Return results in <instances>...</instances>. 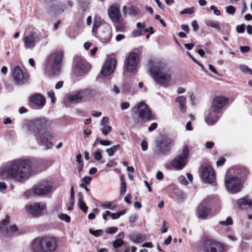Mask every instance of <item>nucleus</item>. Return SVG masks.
<instances>
[{
    "label": "nucleus",
    "mask_w": 252,
    "mask_h": 252,
    "mask_svg": "<svg viewBox=\"0 0 252 252\" xmlns=\"http://www.w3.org/2000/svg\"><path fill=\"white\" fill-rule=\"evenodd\" d=\"M53 188L51 182L43 181L35 185L32 190V192L36 195L44 196L49 193Z\"/></svg>",
    "instance_id": "10"
},
{
    "label": "nucleus",
    "mask_w": 252,
    "mask_h": 252,
    "mask_svg": "<svg viewBox=\"0 0 252 252\" xmlns=\"http://www.w3.org/2000/svg\"><path fill=\"white\" fill-rule=\"evenodd\" d=\"M225 161V159L223 157H220L217 162V166L222 165Z\"/></svg>",
    "instance_id": "61"
},
{
    "label": "nucleus",
    "mask_w": 252,
    "mask_h": 252,
    "mask_svg": "<svg viewBox=\"0 0 252 252\" xmlns=\"http://www.w3.org/2000/svg\"><path fill=\"white\" fill-rule=\"evenodd\" d=\"M131 240L137 243H140L146 239V236L139 233H133L130 235Z\"/></svg>",
    "instance_id": "29"
},
{
    "label": "nucleus",
    "mask_w": 252,
    "mask_h": 252,
    "mask_svg": "<svg viewBox=\"0 0 252 252\" xmlns=\"http://www.w3.org/2000/svg\"><path fill=\"white\" fill-rule=\"evenodd\" d=\"M86 63L83 60H80L78 63H76L75 68L76 73L79 75L84 74L86 70Z\"/></svg>",
    "instance_id": "28"
},
{
    "label": "nucleus",
    "mask_w": 252,
    "mask_h": 252,
    "mask_svg": "<svg viewBox=\"0 0 252 252\" xmlns=\"http://www.w3.org/2000/svg\"><path fill=\"white\" fill-rule=\"evenodd\" d=\"M205 24L207 27L214 28L217 31L220 30V25L217 22H214L212 20H206L205 21Z\"/></svg>",
    "instance_id": "34"
},
{
    "label": "nucleus",
    "mask_w": 252,
    "mask_h": 252,
    "mask_svg": "<svg viewBox=\"0 0 252 252\" xmlns=\"http://www.w3.org/2000/svg\"><path fill=\"white\" fill-rule=\"evenodd\" d=\"M228 102L227 98L222 96H218L213 100L211 108L215 112L221 113L224 106Z\"/></svg>",
    "instance_id": "16"
},
{
    "label": "nucleus",
    "mask_w": 252,
    "mask_h": 252,
    "mask_svg": "<svg viewBox=\"0 0 252 252\" xmlns=\"http://www.w3.org/2000/svg\"><path fill=\"white\" fill-rule=\"evenodd\" d=\"M79 198L78 204L79 208L84 212H86L88 210V207L86 206V205H85V203L83 201V195L82 194V193L79 192Z\"/></svg>",
    "instance_id": "35"
},
{
    "label": "nucleus",
    "mask_w": 252,
    "mask_h": 252,
    "mask_svg": "<svg viewBox=\"0 0 252 252\" xmlns=\"http://www.w3.org/2000/svg\"><path fill=\"white\" fill-rule=\"evenodd\" d=\"M193 11H194V8L190 7V8H188L183 9L182 11H181L180 13H181V14H191L193 12Z\"/></svg>",
    "instance_id": "46"
},
{
    "label": "nucleus",
    "mask_w": 252,
    "mask_h": 252,
    "mask_svg": "<svg viewBox=\"0 0 252 252\" xmlns=\"http://www.w3.org/2000/svg\"><path fill=\"white\" fill-rule=\"evenodd\" d=\"M116 64L117 61L114 58L107 59L101 71V75L104 76L110 75L115 69Z\"/></svg>",
    "instance_id": "18"
},
{
    "label": "nucleus",
    "mask_w": 252,
    "mask_h": 252,
    "mask_svg": "<svg viewBox=\"0 0 252 252\" xmlns=\"http://www.w3.org/2000/svg\"><path fill=\"white\" fill-rule=\"evenodd\" d=\"M92 180V178L89 176H85L84 177L83 180L86 184H89Z\"/></svg>",
    "instance_id": "64"
},
{
    "label": "nucleus",
    "mask_w": 252,
    "mask_h": 252,
    "mask_svg": "<svg viewBox=\"0 0 252 252\" xmlns=\"http://www.w3.org/2000/svg\"><path fill=\"white\" fill-rule=\"evenodd\" d=\"M240 69L244 73H248L252 75V70L247 65L241 64L239 66Z\"/></svg>",
    "instance_id": "39"
},
{
    "label": "nucleus",
    "mask_w": 252,
    "mask_h": 252,
    "mask_svg": "<svg viewBox=\"0 0 252 252\" xmlns=\"http://www.w3.org/2000/svg\"><path fill=\"white\" fill-rule=\"evenodd\" d=\"M220 117V112H215L212 108H210L205 113V120L208 125H212L215 124Z\"/></svg>",
    "instance_id": "20"
},
{
    "label": "nucleus",
    "mask_w": 252,
    "mask_h": 252,
    "mask_svg": "<svg viewBox=\"0 0 252 252\" xmlns=\"http://www.w3.org/2000/svg\"><path fill=\"white\" fill-rule=\"evenodd\" d=\"M168 226L165 221H163L162 224L161 231L163 233H165L168 231Z\"/></svg>",
    "instance_id": "56"
},
{
    "label": "nucleus",
    "mask_w": 252,
    "mask_h": 252,
    "mask_svg": "<svg viewBox=\"0 0 252 252\" xmlns=\"http://www.w3.org/2000/svg\"><path fill=\"white\" fill-rule=\"evenodd\" d=\"M90 233L94 235L95 237H100L102 236L103 233V231L101 229H98V230H93L92 229H90L89 230Z\"/></svg>",
    "instance_id": "40"
},
{
    "label": "nucleus",
    "mask_w": 252,
    "mask_h": 252,
    "mask_svg": "<svg viewBox=\"0 0 252 252\" xmlns=\"http://www.w3.org/2000/svg\"><path fill=\"white\" fill-rule=\"evenodd\" d=\"M121 181H122V183H121V185L120 193L122 194H124L126 192V183L125 182V181L124 180V178L123 177L121 178Z\"/></svg>",
    "instance_id": "43"
},
{
    "label": "nucleus",
    "mask_w": 252,
    "mask_h": 252,
    "mask_svg": "<svg viewBox=\"0 0 252 252\" xmlns=\"http://www.w3.org/2000/svg\"><path fill=\"white\" fill-rule=\"evenodd\" d=\"M178 181L182 185H187L188 184V181L184 176L182 175L179 176L178 178Z\"/></svg>",
    "instance_id": "52"
},
{
    "label": "nucleus",
    "mask_w": 252,
    "mask_h": 252,
    "mask_svg": "<svg viewBox=\"0 0 252 252\" xmlns=\"http://www.w3.org/2000/svg\"><path fill=\"white\" fill-rule=\"evenodd\" d=\"M31 100L33 104L39 108L43 107L46 103L45 97L38 94L32 95L31 97Z\"/></svg>",
    "instance_id": "26"
},
{
    "label": "nucleus",
    "mask_w": 252,
    "mask_h": 252,
    "mask_svg": "<svg viewBox=\"0 0 252 252\" xmlns=\"http://www.w3.org/2000/svg\"><path fill=\"white\" fill-rule=\"evenodd\" d=\"M133 109L137 110L138 115V117L137 118L133 116L135 123L141 124L143 122L153 119L151 110L144 102H140L135 106Z\"/></svg>",
    "instance_id": "6"
},
{
    "label": "nucleus",
    "mask_w": 252,
    "mask_h": 252,
    "mask_svg": "<svg viewBox=\"0 0 252 252\" xmlns=\"http://www.w3.org/2000/svg\"><path fill=\"white\" fill-rule=\"evenodd\" d=\"M240 51L242 53H247L250 50V48L249 46H240Z\"/></svg>",
    "instance_id": "62"
},
{
    "label": "nucleus",
    "mask_w": 252,
    "mask_h": 252,
    "mask_svg": "<svg viewBox=\"0 0 252 252\" xmlns=\"http://www.w3.org/2000/svg\"><path fill=\"white\" fill-rule=\"evenodd\" d=\"M48 95L49 97H51L52 102L53 103H55L56 101V97L55 96V94L53 91H50L48 92Z\"/></svg>",
    "instance_id": "54"
},
{
    "label": "nucleus",
    "mask_w": 252,
    "mask_h": 252,
    "mask_svg": "<svg viewBox=\"0 0 252 252\" xmlns=\"http://www.w3.org/2000/svg\"><path fill=\"white\" fill-rule=\"evenodd\" d=\"M241 172L236 171L235 174L240 177L235 175H226L225 180V186L226 189L230 193H236L241 191L243 186L240 177H244L247 173L245 169H241Z\"/></svg>",
    "instance_id": "3"
},
{
    "label": "nucleus",
    "mask_w": 252,
    "mask_h": 252,
    "mask_svg": "<svg viewBox=\"0 0 252 252\" xmlns=\"http://www.w3.org/2000/svg\"><path fill=\"white\" fill-rule=\"evenodd\" d=\"M58 217L63 220L65 221L66 222L70 221V218L69 216L65 214H60L58 215Z\"/></svg>",
    "instance_id": "42"
},
{
    "label": "nucleus",
    "mask_w": 252,
    "mask_h": 252,
    "mask_svg": "<svg viewBox=\"0 0 252 252\" xmlns=\"http://www.w3.org/2000/svg\"><path fill=\"white\" fill-rule=\"evenodd\" d=\"M245 25L243 24L238 25L236 27V30L237 32L238 33H243L245 32Z\"/></svg>",
    "instance_id": "49"
},
{
    "label": "nucleus",
    "mask_w": 252,
    "mask_h": 252,
    "mask_svg": "<svg viewBox=\"0 0 252 252\" xmlns=\"http://www.w3.org/2000/svg\"><path fill=\"white\" fill-rule=\"evenodd\" d=\"M111 130L112 127L110 126H103L102 129V132L103 135H107L111 131Z\"/></svg>",
    "instance_id": "44"
},
{
    "label": "nucleus",
    "mask_w": 252,
    "mask_h": 252,
    "mask_svg": "<svg viewBox=\"0 0 252 252\" xmlns=\"http://www.w3.org/2000/svg\"><path fill=\"white\" fill-rule=\"evenodd\" d=\"M239 207L243 209L250 208L252 210V202L248 197H244L237 201Z\"/></svg>",
    "instance_id": "27"
},
{
    "label": "nucleus",
    "mask_w": 252,
    "mask_h": 252,
    "mask_svg": "<svg viewBox=\"0 0 252 252\" xmlns=\"http://www.w3.org/2000/svg\"><path fill=\"white\" fill-rule=\"evenodd\" d=\"M63 58V52L62 51L51 54L45 66L46 73L49 75H58L60 71Z\"/></svg>",
    "instance_id": "4"
},
{
    "label": "nucleus",
    "mask_w": 252,
    "mask_h": 252,
    "mask_svg": "<svg viewBox=\"0 0 252 252\" xmlns=\"http://www.w3.org/2000/svg\"><path fill=\"white\" fill-rule=\"evenodd\" d=\"M120 148V145L117 144L111 147L110 148L107 149L106 152L109 156L111 157L113 156L115 152L119 150Z\"/></svg>",
    "instance_id": "36"
},
{
    "label": "nucleus",
    "mask_w": 252,
    "mask_h": 252,
    "mask_svg": "<svg viewBox=\"0 0 252 252\" xmlns=\"http://www.w3.org/2000/svg\"><path fill=\"white\" fill-rule=\"evenodd\" d=\"M108 15L114 24H119L121 19L120 5L118 3H113L108 9Z\"/></svg>",
    "instance_id": "13"
},
{
    "label": "nucleus",
    "mask_w": 252,
    "mask_h": 252,
    "mask_svg": "<svg viewBox=\"0 0 252 252\" xmlns=\"http://www.w3.org/2000/svg\"><path fill=\"white\" fill-rule=\"evenodd\" d=\"M86 92L84 91H80L75 94L69 96L68 97V101L74 104L80 102L86 96Z\"/></svg>",
    "instance_id": "24"
},
{
    "label": "nucleus",
    "mask_w": 252,
    "mask_h": 252,
    "mask_svg": "<svg viewBox=\"0 0 252 252\" xmlns=\"http://www.w3.org/2000/svg\"><path fill=\"white\" fill-rule=\"evenodd\" d=\"M124 237V234L123 232L120 233L116 236L117 239L113 243L114 247L117 248L121 246L124 244L123 238Z\"/></svg>",
    "instance_id": "31"
},
{
    "label": "nucleus",
    "mask_w": 252,
    "mask_h": 252,
    "mask_svg": "<svg viewBox=\"0 0 252 252\" xmlns=\"http://www.w3.org/2000/svg\"><path fill=\"white\" fill-rule=\"evenodd\" d=\"M46 209V204L43 202L29 203L25 207L26 213L32 217L41 216Z\"/></svg>",
    "instance_id": "8"
},
{
    "label": "nucleus",
    "mask_w": 252,
    "mask_h": 252,
    "mask_svg": "<svg viewBox=\"0 0 252 252\" xmlns=\"http://www.w3.org/2000/svg\"><path fill=\"white\" fill-rule=\"evenodd\" d=\"M210 9L213 10L214 14L217 16H219L220 14V12L219 10L217 7L212 5L210 6Z\"/></svg>",
    "instance_id": "53"
},
{
    "label": "nucleus",
    "mask_w": 252,
    "mask_h": 252,
    "mask_svg": "<svg viewBox=\"0 0 252 252\" xmlns=\"http://www.w3.org/2000/svg\"><path fill=\"white\" fill-rule=\"evenodd\" d=\"M138 63V55L135 52H131L126 58L125 65L128 72H132L136 69Z\"/></svg>",
    "instance_id": "15"
},
{
    "label": "nucleus",
    "mask_w": 252,
    "mask_h": 252,
    "mask_svg": "<svg viewBox=\"0 0 252 252\" xmlns=\"http://www.w3.org/2000/svg\"><path fill=\"white\" fill-rule=\"evenodd\" d=\"M18 228L15 225L10 226L9 227L4 228V226H0V233L5 237H10L17 233Z\"/></svg>",
    "instance_id": "23"
},
{
    "label": "nucleus",
    "mask_w": 252,
    "mask_h": 252,
    "mask_svg": "<svg viewBox=\"0 0 252 252\" xmlns=\"http://www.w3.org/2000/svg\"><path fill=\"white\" fill-rule=\"evenodd\" d=\"M140 13V9L135 6L132 5L128 7V14L131 16H136L138 15Z\"/></svg>",
    "instance_id": "33"
},
{
    "label": "nucleus",
    "mask_w": 252,
    "mask_h": 252,
    "mask_svg": "<svg viewBox=\"0 0 252 252\" xmlns=\"http://www.w3.org/2000/svg\"><path fill=\"white\" fill-rule=\"evenodd\" d=\"M176 102L179 103V108L182 113H185L187 110L186 106L187 100L186 98L183 96H180L176 98Z\"/></svg>",
    "instance_id": "30"
},
{
    "label": "nucleus",
    "mask_w": 252,
    "mask_h": 252,
    "mask_svg": "<svg viewBox=\"0 0 252 252\" xmlns=\"http://www.w3.org/2000/svg\"><path fill=\"white\" fill-rule=\"evenodd\" d=\"M109 124V120L108 117H104L100 123V125L102 126H108Z\"/></svg>",
    "instance_id": "48"
},
{
    "label": "nucleus",
    "mask_w": 252,
    "mask_h": 252,
    "mask_svg": "<svg viewBox=\"0 0 252 252\" xmlns=\"http://www.w3.org/2000/svg\"><path fill=\"white\" fill-rule=\"evenodd\" d=\"M31 162L28 159H17L8 162L0 171V179H14L23 182L31 175Z\"/></svg>",
    "instance_id": "1"
},
{
    "label": "nucleus",
    "mask_w": 252,
    "mask_h": 252,
    "mask_svg": "<svg viewBox=\"0 0 252 252\" xmlns=\"http://www.w3.org/2000/svg\"><path fill=\"white\" fill-rule=\"evenodd\" d=\"M191 26L193 28V31L196 32L198 30L199 27L197 22L196 20H193L191 22Z\"/></svg>",
    "instance_id": "58"
},
{
    "label": "nucleus",
    "mask_w": 252,
    "mask_h": 252,
    "mask_svg": "<svg viewBox=\"0 0 252 252\" xmlns=\"http://www.w3.org/2000/svg\"><path fill=\"white\" fill-rule=\"evenodd\" d=\"M23 40L25 47L32 49L39 42V37L38 33L33 31H27L24 34Z\"/></svg>",
    "instance_id": "11"
},
{
    "label": "nucleus",
    "mask_w": 252,
    "mask_h": 252,
    "mask_svg": "<svg viewBox=\"0 0 252 252\" xmlns=\"http://www.w3.org/2000/svg\"><path fill=\"white\" fill-rule=\"evenodd\" d=\"M30 249L34 252H43L42 238L34 239L30 245Z\"/></svg>",
    "instance_id": "25"
},
{
    "label": "nucleus",
    "mask_w": 252,
    "mask_h": 252,
    "mask_svg": "<svg viewBox=\"0 0 252 252\" xmlns=\"http://www.w3.org/2000/svg\"><path fill=\"white\" fill-rule=\"evenodd\" d=\"M9 219L10 217L8 215H6L5 219L1 221V223L0 224V226H4V228L7 227L6 225L9 222Z\"/></svg>",
    "instance_id": "51"
},
{
    "label": "nucleus",
    "mask_w": 252,
    "mask_h": 252,
    "mask_svg": "<svg viewBox=\"0 0 252 252\" xmlns=\"http://www.w3.org/2000/svg\"><path fill=\"white\" fill-rule=\"evenodd\" d=\"M118 230V227H111L106 229V232L107 233L113 234L116 233Z\"/></svg>",
    "instance_id": "45"
},
{
    "label": "nucleus",
    "mask_w": 252,
    "mask_h": 252,
    "mask_svg": "<svg viewBox=\"0 0 252 252\" xmlns=\"http://www.w3.org/2000/svg\"><path fill=\"white\" fill-rule=\"evenodd\" d=\"M94 158L96 160H99L102 158L101 153L99 151H96L94 153Z\"/></svg>",
    "instance_id": "55"
},
{
    "label": "nucleus",
    "mask_w": 252,
    "mask_h": 252,
    "mask_svg": "<svg viewBox=\"0 0 252 252\" xmlns=\"http://www.w3.org/2000/svg\"><path fill=\"white\" fill-rule=\"evenodd\" d=\"M12 77L16 84L21 85L28 79V75L26 72H23L18 66H15L12 72Z\"/></svg>",
    "instance_id": "14"
},
{
    "label": "nucleus",
    "mask_w": 252,
    "mask_h": 252,
    "mask_svg": "<svg viewBox=\"0 0 252 252\" xmlns=\"http://www.w3.org/2000/svg\"><path fill=\"white\" fill-rule=\"evenodd\" d=\"M202 252H224V247L221 243L207 240L203 244Z\"/></svg>",
    "instance_id": "12"
},
{
    "label": "nucleus",
    "mask_w": 252,
    "mask_h": 252,
    "mask_svg": "<svg viewBox=\"0 0 252 252\" xmlns=\"http://www.w3.org/2000/svg\"><path fill=\"white\" fill-rule=\"evenodd\" d=\"M202 177L205 182L208 183H213L216 179L215 172L210 166H206L203 168Z\"/></svg>",
    "instance_id": "19"
},
{
    "label": "nucleus",
    "mask_w": 252,
    "mask_h": 252,
    "mask_svg": "<svg viewBox=\"0 0 252 252\" xmlns=\"http://www.w3.org/2000/svg\"><path fill=\"white\" fill-rule=\"evenodd\" d=\"M130 106V104L128 102H123L122 103H121V108L122 109V110H125V109H126L127 108H128Z\"/></svg>",
    "instance_id": "57"
},
{
    "label": "nucleus",
    "mask_w": 252,
    "mask_h": 252,
    "mask_svg": "<svg viewBox=\"0 0 252 252\" xmlns=\"http://www.w3.org/2000/svg\"><path fill=\"white\" fill-rule=\"evenodd\" d=\"M219 224L223 226L232 225L233 224V220L231 217H228L226 218L225 221H220Z\"/></svg>",
    "instance_id": "41"
},
{
    "label": "nucleus",
    "mask_w": 252,
    "mask_h": 252,
    "mask_svg": "<svg viewBox=\"0 0 252 252\" xmlns=\"http://www.w3.org/2000/svg\"><path fill=\"white\" fill-rule=\"evenodd\" d=\"M130 89V85L129 83H126L123 87L122 91L127 92Z\"/></svg>",
    "instance_id": "60"
},
{
    "label": "nucleus",
    "mask_w": 252,
    "mask_h": 252,
    "mask_svg": "<svg viewBox=\"0 0 252 252\" xmlns=\"http://www.w3.org/2000/svg\"><path fill=\"white\" fill-rule=\"evenodd\" d=\"M149 70L156 84L166 87L171 80L170 68L167 63L160 59H155L149 63Z\"/></svg>",
    "instance_id": "2"
},
{
    "label": "nucleus",
    "mask_w": 252,
    "mask_h": 252,
    "mask_svg": "<svg viewBox=\"0 0 252 252\" xmlns=\"http://www.w3.org/2000/svg\"><path fill=\"white\" fill-rule=\"evenodd\" d=\"M118 24H115V28H116V31L117 32H124V26L123 25H118Z\"/></svg>",
    "instance_id": "59"
},
{
    "label": "nucleus",
    "mask_w": 252,
    "mask_h": 252,
    "mask_svg": "<svg viewBox=\"0 0 252 252\" xmlns=\"http://www.w3.org/2000/svg\"><path fill=\"white\" fill-rule=\"evenodd\" d=\"M101 207L104 209H109L110 210H115L116 208V205L113 204L110 202H107L101 204Z\"/></svg>",
    "instance_id": "38"
},
{
    "label": "nucleus",
    "mask_w": 252,
    "mask_h": 252,
    "mask_svg": "<svg viewBox=\"0 0 252 252\" xmlns=\"http://www.w3.org/2000/svg\"><path fill=\"white\" fill-rule=\"evenodd\" d=\"M143 34L141 30H135L132 32V36L133 37L141 36Z\"/></svg>",
    "instance_id": "47"
},
{
    "label": "nucleus",
    "mask_w": 252,
    "mask_h": 252,
    "mask_svg": "<svg viewBox=\"0 0 252 252\" xmlns=\"http://www.w3.org/2000/svg\"><path fill=\"white\" fill-rule=\"evenodd\" d=\"M38 145L45 147V150L52 149L53 144L50 140L55 136L51 130L45 129L35 134Z\"/></svg>",
    "instance_id": "7"
},
{
    "label": "nucleus",
    "mask_w": 252,
    "mask_h": 252,
    "mask_svg": "<svg viewBox=\"0 0 252 252\" xmlns=\"http://www.w3.org/2000/svg\"><path fill=\"white\" fill-rule=\"evenodd\" d=\"M52 124V121L48 119L45 117H38L28 122L26 126L30 132L36 134L47 129Z\"/></svg>",
    "instance_id": "5"
},
{
    "label": "nucleus",
    "mask_w": 252,
    "mask_h": 252,
    "mask_svg": "<svg viewBox=\"0 0 252 252\" xmlns=\"http://www.w3.org/2000/svg\"><path fill=\"white\" fill-rule=\"evenodd\" d=\"M43 252H52L57 247V240L54 237L46 236L42 238Z\"/></svg>",
    "instance_id": "17"
},
{
    "label": "nucleus",
    "mask_w": 252,
    "mask_h": 252,
    "mask_svg": "<svg viewBox=\"0 0 252 252\" xmlns=\"http://www.w3.org/2000/svg\"><path fill=\"white\" fill-rule=\"evenodd\" d=\"M226 12L230 14H233L236 11L235 8L232 5H229L226 8Z\"/></svg>",
    "instance_id": "50"
},
{
    "label": "nucleus",
    "mask_w": 252,
    "mask_h": 252,
    "mask_svg": "<svg viewBox=\"0 0 252 252\" xmlns=\"http://www.w3.org/2000/svg\"><path fill=\"white\" fill-rule=\"evenodd\" d=\"M189 155V150L187 146H185L182 150L181 154L177 156L171 161L173 167L177 170L183 169L188 162Z\"/></svg>",
    "instance_id": "9"
},
{
    "label": "nucleus",
    "mask_w": 252,
    "mask_h": 252,
    "mask_svg": "<svg viewBox=\"0 0 252 252\" xmlns=\"http://www.w3.org/2000/svg\"><path fill=\"white\" fill-rule=\"evenodd\" d=\"M126 211V209H124L117 213H112L111 217L113 220L118 219L121 216L125 215Z\"/></svg>",
    "instance_id": "37"
},
{
    "label": "nucleus",
    "mask_w": 252,
    "mask_h": 252,
    "mask_svg": "<svg viewBox=\"0 0 252 252\" xmlns=\"http://www.w3.org/2000/svg\"><path fill=\"white\" fill-rule=\"evenodd\" d=\"M125 38V35L123 34H119L116 36V40L119 42Z\"/></svg>",
    "instance_id": "63"
},
{
    "label": "nucleus",
    "mask_w": 252,
    "mask_h": 252,
    "mask_svg": "<svg viewBox=\"0 0 252 252\" xmlns=\"http://www.w3.org/2000/svg\"><path fill=\"white\" fill-rule=\"evenodd\" d=\"M172 144V140L170 138H164L159 142L158 146L161 153L166 154L170 151Z\"/></svg>",
    "instance_id": "22"
},
{
    "label": "nucleus",
    "mask_w": 252,
    "mask_h": 252,
    "mask_svg": "<svg viewBox=\"0 0 252 252\" xmlns=\"http://www.w3.org/2000/svg\"><path fill=\"white\" fill-rule=\"evenodd\" d=\"M101 19L99 17H95L94 18V25L93 28L92 32L93 33H94L95 34L97 32V29L101 25Z\"/></svg>",
    "instance_id": "32"
},
{
    "label": "nucleus",
    "mask_w": 252,
    "mask_h": 252,
    "mask_svg": "<svg viewBox=\"0 0 252 252\" xmlns=\"http://www.w3.org/2000/svg\"><path fill=\"white\" fill-rule=\"evenodd\" d=\"M208 200V198H207L203 200L200 205L198 207L196 212V216L198 219H205L209 215L210 209L204 206L205 204H207Z\"/></svg>",
    "instance_id": "21"
}]
</instances>
